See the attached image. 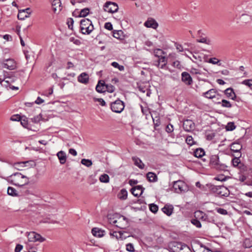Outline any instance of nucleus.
Listing matches in <instances>:
<instances>
[{
  "label": "nucleus",
  "instance_id": "6ab92c4d",
  "mask_svg": "<svg viewBox=\"0 0 252 252\" xmlns=\"http://www.w3.org/2000/svg\"><path fill=\"white\" fill-rule=\"evenodd\" d=\"M167 61L165 57H161L156 62L155 65L160 68L163 69L166 67Z\"/></svg>",
  "mask_w": 252,
  "mask_h": 252
},
{
  "label": "nucleus",
  "instance_id": "c85d7f7f",
  "mask_svg": "<svg viewBox=\"0 0 252 252\" xmlns=\"http://www.w3.org/2000/svg\"><path fill=\"white\" fill-rule=\"evenodd\" d=\"M132 160L134 162V164L138 167L140 169H143L144 167V164L141 161V160L137 157H133Z\"/></svg>",
  "mask_w": 252,
  "mask_h": 252
},
{
  "label": "nucleus",
  "instance_id": "ddd939ff",
  "mask_svg": "<svg viewBox=\"0 0 252 252\" xmlns=\"http://www.w3.org/2000/svg\"><path fill=\"white\" fill-rule=\"evenodd\" d=\"M219 95L217 91L212 89L202 94V96L208 99H213L216 98L217 96Z\"/></svg>",
  "mask_w": 252,
  "mask_h": 252
},
{
  "label": "nucleus",
  "instance_id": "a878e982",
  "mask_svg": "<svg viewBox=\"0 0 252 252\" xmlns=\"http://www.w3.org/2000/svg\"><path fill=\"white\" fill-rule=\"evenodd\" d=\"M194 216L197 219H199L203 221H206L207 214L204 213L202 211H196L194 213Z\"/></svg>",
  "mask_w": 252,
  "mask_h": 252
},
{
  "label": "nucleus",
  "instance_id": "c756f323",
  "mask_svg": "<svg viewBox=\"0 0 252 252\" xmlns=\"http://www.w3.org/2000/svg\"><path fill=\"white\" fill-rule=\"evenodd\" d=\"M113 35L114 37L120 40L124 38V32L122 30L114 31Z\"/></svg>",
  "mask_w": 252,
  "mask_h": 252
},
{
  "label": "nucleus",
  "instance_id": "37998d69",
  "mask_svg": "<svg viewBox=\"0 0 252 252\" xmlns=\"http://www.w3.org/2000/svg\"><path fill=\"white\" fill-rule=\"evenodd\" d=\"M236 126L233 122L228 123L225 126V128L227 131H232L235 128Z\"/></svg>",
  "mask_w": 252,
  "mask_h": 252
},
{
  "label": "nucleus",
  "instance_id": "de8ad7c7",
  "mask_svg": "<svg viewBox=\"0 0 252 252\" xmlns=\"http://www.w3.org/2000/svg\"><path fill=\"white\" fill-rule=\"evenodd\" d=\"M149 208L151 212L154 213H156L158 211V206L155 204H151L149 205Z\"/></svg>",
  "mask_w": 252,
  "mask_h": 252
},
{
  "label": "nucleus",
  "instance_id": "49530a36",
  "mask_svg": "<svg viewBox=\"0 0 252 252\" xmlns=\"http://www.w3.org/2000/svg\"><path fill=\"white\" fill-rule=\"evenodd\" d=\"M42 120V115L40 114L37 115L36 116L32 118H31L32 121L34 123H39Z\"/></svg>",
  "mask_w": 252,
  "mask_h": 252
},
{
  "label": "nucleus",
  "instance_id": "423d86ee",
  "mask_svg": "<svg viewBox=\"0 0 252 252\" xmlns=\"http://www.w3.org/2000/svg\"><path fill=\"white\" fill-rule=\"evenodd\" d=\"M125 105L124 102L118 99L111 103V110L115 113H121L124 109Z\"/></svg>",
  "mask_w": 252,
  "mask_h": 252
},
{
  "label": "nucleus",
  "instance_id": "f257e3e1",
  "mask_svg": "<svg viewBox=\"0 0 252 252\" xmlns=\"http://www.w3.org/2000/svg\"><path fill=\"white\" fill-rule=\"evenodd\" d=\"M7 181L16 186H23L29 183V178L20 172L14 173L8 177Z\"/></svg>",
  "mask_w": 252,
  "mask_h": 252
},
{
  "label": "nucleus",
  "instance_id": "b1692460",
  "mask_svg": "<svg viewBox=\"0 0 252 252\" xmlns=\"http://www.w3.org/2000/svg\"><path fill=\"white\" fill-rule=\"evenodd\" d=\"M162 211L168 216H170L173 213V207L172 205H166L162 208Z\"/></svg>",
  "mask_w": 252,
  "mask_h": 252
},
{
  "label": "nucleus",
  "instance_id": "1a4fd4ad",
  "mask_svg": "<svg viewBox=\"0 0 252 252\" xmlns=\"http://www.w3.org/2000/svg\"><path fill=\"white\" fill-rule=\"evenodd\" d=\"M1 64L3 67L9 70H13L16 68V62L11 59L3 60Z\"/></svg>",
  "mask_w": 252,
  "mask_h": 252
},
{
  "label": "nucleus",
  "instance_id": "c9c22d12",
  "mask_svg": "<svg viewBox=\"0 0 252 252\" xmlns=\"http://www.w3.org/2000/svg\"><path fill=\"white\" fill-rule=\"evenodd\" d=\"M13 81H14L11 77H8L4 78L3 79L2 86L7 88L9 86V84Z\"/></svg>",
  "mask_w": 252,
  "mask_h": 252
},
{
  "label": "nucleus",
  "instance_id": "4d7b16f0",
  "mask_svg": "<svg viewBox=\"0 0 252 252\" xmlns=\"http://www.w3.org/2000/svg\"><path fill=\"white\" fill-rule=\"evenodd\" d=\"M126 251L130 252H134V248L131 243H128L126 245Z\"/></svg>",
  "mask_w": 252,
  "mask_h": 252
},
{
  "label": "nucleus",
  "instance_id": "09e8293b",
  "mask_svg": "<svg viewBox=\"0 0 252 252\" xmlns=\"http://www.w3.org/2000/svg\"><path fill=\"white\" fill-rule=\"evenodd\" d=\"M220 62V60H219L216 58H210L208 61V62L210 63H212L213 64H218L219 65H220V64L219 63Z\"/></svg>",
  "mask_w": 252,
  "mask_h": 252
},
{
  "label": "nucleus",
  "instance_id": "69168bd1",
  "mask_svg": "<svg viewBox=\"0 0 252 252\" xmlns=\"http://www.w3.org/2000/svg\"><path fill=\"white\" fill-rule=\"evenodd\" d=\"M177 50L179 52H184L187 51L188 52H189L190 54H192L191 53H190L188 50L187 49H184L183 47L181 45L177 44L176 46Z\"/></svg>",
  "mask_w": 252,
  "mask_h": 252
},
{
  "label": "nucleus",
  "instance_id": "bf43d9fd",
  "mask_svg": "<svg viewBox=\"0 0 252 252\" xmlns=\"http://www.w3.org/2000/svg\"><path fill=\"white\" fill-rule=\"evenodd\" d=\"M166 131L168 133H171L173 131V126L170 124L167 125L165 128Z\"/></svg>",
  "mask_w": 252,
  "mask_h": 252
},
{
  "label": "nucleus",
  "instance_id": "39448f33",
  "mask_svg": "<svg viewBox=\"0 0 252 252\" xmlns=\"http://www.w3.org/2000/svg\"><path fill=\"white\" fill-rule=\"evenodd\" d=\"M173 188L177 193L185 192L188 190L187 185L181 180L175 181L173 183Z\"/></svg>",
  "mask_w": 252,
  "mask_h": 252
},
{
  "label": "nucleus",
  "instance_id": "473e14b6",
  "mask_svg": "<svg viewBox=\"0 0 252 252\" xmlns=\"http://www.w3.org/2000/svg\"><path fill=\"white\" fill-rule=\"evenodd\" d=\"M205 155V152L202 149H197L194 152L195 157L200 158Z\"/></svg>",
  "mask_w": 252,
  "mask_h": 252
},
{
  "label": "nucleus",
  "instance_id": "72a5a7b5",
  "mask_svg": "<svg viewBox=\"0 0 252 252\" xmlns=\"http://www.w3.org/2000/svg\"><path fill=\"white\" fill-rule=\"evenodd\" d=\"M251 17L248 14H243L240 17V20L242 23H247L251 21Z\"/></svg>",
  "mask_w": 252,
  "mask_h": 252
},
{
  "label": "nucleus",
  "instance_id": "5fc2aeb1",
  "mask_svg": "<svg viewBox=\"0 0 252 252\" xmlns=\"http://www.w3.org/2000/svg\"><path fill=\"white\" fill-rule=\"evenodd\" d=\"M69 41L77 45H79L81 44V41L79 39L73 37H70Z\"/></svg>",
  "mask_w": 252,
  "mask_h": 252
},
{
  "label": "nucleus",
  "instance_id": "5701e85b",
  "mask_svg": "<svg viewBox=\"0 0 252 252\" xmlns=\"http://www.w3.org/2000/svg\"><path fill=\"white\" fill-rule=\"evenodd\" d=\"M57 156L60 160L61 164H64L66 160V154L64 152L61 151L57 154Z\"/></svg>",
  "mask_w": 252,
  "mask_h": 252
},
{
  "label": "nucleus",
  "instance_id": "6e6d98bb",
  "mask_svg": "<svg viewBox=\"0 0 252 252\" xmlns=\"http://www.w3.org/2000/svg\"><path fill=\"white\" fill-rule=\"evenodd\" d=\"M232 163L234 167H236L240 163V159L239 158H235L232 159Z\"/></svg>",
  "mask_w": 252,
  "mask_h": 252
},
{
  "label": "nucleus",
  "instance_id": "3c124183",
  "mask_svg": "<svg viewBox=\"0 0 252 252\" xmlns=\"http://www.w3.org/2000/svg\"><path fill=\"white\" fill-rule=\"evenodd\" d=\"M105 91L109 93H112L115 90V87L112 85L105 84Z\"/></svg>",
  "mask_w": 252,
  "mask_h": 252
},
{
  "label": "nucleus",
  "instance_id": "ea45409f",
  "mask_svg": "<svg viewBox=\"0 0 252 252\" xmlns=\"http://www.w3.org/2000/svg\"><path fill=\"white\" fill-rule=\"evenodd\" d=\"M99 180L102 183H108L109 181V177L107 174H103L100 176Z\"/></svg>",
  "mask_w": 252,
  "mask_h": 252
},
{
  "label": "nucleus",
  "instance_id": "e2e57ef3",
  "mask_svg": "<svg viewBox=\"0 0 252 252\" xmlns=\"http://www.w3.org/2000/svg\"><path fill=\"white\" fill-rule=\"evenodd\" d=\"M74 21L72 18H69L67 21V24L69 29L72 30Z\"/></svg>",
  "mask_w": 252,
  "mask_h": 252
},
{
  "label": "nucleus",
  "instance_id": "052dcab7",
  "mask_svg": "<svg viewBox=\"0 0 252 252\" xmlns=\"http://www.w3.org/2000/svg\"><path fill=\"white\" fill-rule=\"evenodd\" d=\"M180 252H192L190 248L184 244Z\"/></svg>",
  "mask_w": 252,
  "mask_h": 252
},
{
  "label": "nucleus",
  "instance_id": "7c9ffc66",
  "mask_svg": "<svg viewBox=\"0 0 252 252\" xmlns=\"http://www.w3.org/2000/svg\"><path fill=\"white\" fill-rule=\"evenodd\" d=\"M147 178L148 180L151 182H155L157 181L158 177L157 175L153 172H148L147 174Z\"/></svg>",
  "mask_w": 252,
  "mask_h": 252
},
{
  "label": "nucleus",
  "instance_id": "9b49d317",
  "mask_svg": "<svg viewBox=\"0 0 252 252\" xmlns=\"http://www.w3.org/2000/svg\"><path fill=\"white\" fill-rule=\"evenodd\" d=\"M184 245L180 242H173L170 244L169 249L172 252H180Z\"/></svg>",
  "mask_w": 252,
  "mask_h": 252
},
{
  "label": "nucleus",
  "instance_id": "680f3d73",
  "mask_svg": "<svg viewBox=\"0 0 252 252\" xmlns=\"http://www.w3.org/2000/svg\"><path fill=\"white\" fill-rule=\"evenodd\" d=\"M191 223L195 225L197 227L200 228L201 226L200 221L197 219H192L191 220Z\"/></svg>",
  "mask_w": 252,
  "mask_h": 252
},
{
  "label": "nucleus",
  "instance_id": "bb28decb",
  "mask_svg": "<svg viewBox=\"0 0 252 252\" xmlns=\"http://www.w3.org/2000/svg\"><path fill=\"white\" fill-rule=\"evenodd\" d=\"M196 252H213L202 244H199L196 248Z\"/></svg>",
  "mask_w": 252,
  "mask_h": 252
},
{
  "label": "nucleus",
  "instance_id": "412c9836",
  "mask_svg": "<svg viewBox=\"0 0 252 252\" xmlns=\"http://www.w3.org/2000/svg\"><path fill=\"white\" fill-rule=\"evenodd\" d=\"M92 233L94 236L100 238L104 236L105 231L97 227L92 229Z\"/></svg>",
  "mask_w": 252,
  "mask_h": 252
},
{
  "label": "nucleus",
  "instance_id": "4be33fe9",
  "mask_svg": "<svg viewBox=\"0 0 252 252\" xmlns=\"http://www.w3.org/2000/svg\"><path fill=\"white\" fill-rule=\"evenodd\" d=\"M224 94L228 98L230 99H232L233 100H235L236 99V94L233 90L231 88L226 89L224 91Z\"/></svg>",
  "mask_w": 252,
  "mask_h": 252
},
{
  "label": "nucleus",
  "instance_id": "20e7f679",
  "mask_svg": "<svg viewBox=\"0 0 252 252\" xmlns=\"http://www.w3.org/2000/svg\"><path fill=\"white\" fill-rule=\"evenodd\" d=\"M210 164L212 168L219 170H224L226 167L224 164L220 162L219 157L217 155H212L210 157Z\"/></svg>",
  "mask_w": 252,
  "mask_h": 252
},
{
  "label": "nucleus",
  "instance_id": "f704fd0d",
  "mask_svg": "<svg viewBox=\"0 0 252 252\" xmlns=\"http://www.w3.org/2000/svg\"><path fill=\"white\" fill-rule=\"evenodd\" d=\"M29 17L26 13L24 12V10H22V9L19 10V12L18 14V18L19 20H24L26 18Z\"/></svg>",
  "mask_w": 252,
  "mask_h": 252
},
{
  "label": "nucleus",
  "instance_id": "7ed1b4c3",
  "mask_svg": "<svg viewBox=\"0 0 252 252\" xmlns=\"http://www.w3.org/2000/svg\"><path fill=\"white\" fill-rule=\"evenodd\" d=\"M109 222L111 224L115 225L116 226L124 229L128 226V221L127 219L124 216H119L116 219H109Z\"/></svg>",
  "mask_w": 252,
  "mask_h": 252
},
{
  "label": "nucleus",
  "instance_id": "aec40b11",
  "mask_svg": "<svg viewBox=\"0 0 252 252\" xmlns=\"http://www.w3.org/2000/svg\"><path fill=\"white\" fill-rule=\"evenodd\" d=\"M182 80L187 85H190L192 83V79L190 75L186 72H183L182 73Z\"/></svg>",
  "mask_w": 252,
  "mask_h": 252
},
{
  "label": "nucleus",
  "instance_id": "dca6fc26",
  "mask_svg": "<svg viewBox=\"0 0 252 252\" xmlns=\"http://www.w3.org/2000/svg\"><path fill=\"white\" fill-rule=\"evenodd\" d=\"M144 188L141 186H136L133 187L131 189L132 194L135 196H139L143 192Z\"/></svg>",
  "mask_w": 252,
  "mask_h": 252
},
{
  "label": "nucleus",
  "instance_id": "a18cd8bd",
  "mask_svg": "<svg viewBox=\"0 0 252 252\" xmlns=\"http://www.w3.org/2000/svg\"><path fill=\"white\" fill-rule=\"evenodd\" d=\"M154 53L156 57H158V59L159 58H161V57H164L163 56H162V54H164V52L161 49H157L154 50Z\"/></svg>",
  "mask_w": 252,
  "mask_h": 252
},
{
  "label": "nucleus",
  "instance_id": "f03ea898",
  "mask_svg": "<svg viewBox=\"0 0 252 252\" xmlns=\"http://www.w3.org/2000/svg\"><path fill=\"white\" fill-rule=\"evenodd\" d=\"M80 30L83 34H90L94 30L92 22L89 19H84L80 21Z\"/></svg>",
  "mask_w": 252,
  "mask_h": 252
},
{
  "label": "nucleus",
  "instance_id": "864d4df0",
  "mask_svg": "<svg viewBox=\"0 0 252 252\" xmlns=\"http://www.w3.org/2000/svg\"><path fill=\"white\" fill-rule=\"evenodd\" d=\"M206 221L215 223V222L216 221V220L214 216H211L209 214H207Z\"/></svg>",
  "mask_w": 252,
  "mask_h": 252
},
{
  "label": "nucleus",
  "instance_id": "2f4dec72",
  "mask_svg": "<svg viewBox=\"0 0 252 252\" xmlns=\"http://www.w3.org/2000/svg\"><path fill=\"white\" fill-rule=\"evenodd\" d=\"M242 146L238 143H233L231 145V150L235 152H238L241 149Z\"/></svg>",
  "mask_w": 252,
  "mask_h": 252
},
{
  "label": "nucleus",
  "instance_id": "9d476101",
  "mask_svg": "<svg viewBox=\"0 0 252 252\" xmlns=\"http://www.w3.org/2000/svg\"><path fill=\"white\" fill-rule=\"evenodd\" d=\"M104 10L107 12L114 13L118 11V6L115 3L108 1L105 3Z\"/></svg>",
  "mask_w": 252,
  "mask_h": 252
},
{
  "label": "nucleus",
  "instance_id": "c03bdc74",
  "mask_svg": "<svg viewBox=\"0 0 252 252\" xmlns=\"http://www.w3.org/2000/svg\"><path fill=\"white\" fill-rule=\"evenodd\" d=\"M112 66L115 68H118L120 71H124L125 67L123 65H120L118 63L114 62L111 63Z\"/></svg>",
  "mask_w": 252,
  "mask_h": 252
},
{
  "label": "nucleus",
  "instance_id": "cd10ccee",
  "mask_svg": "<svg viewBox=\"0 0 252 252\" xmlns=\"http://www.w3.org/2000/svg\"><path fill=\"white\" fill-rule=\"evenodd\" d=\"M105 83H102L101 81H99L96 86L95 89L98 93H103L105 92Z\"/></svg>",
  "mask_w": 252,
  "mask_h": 252
},
{
  "label": "nucleus",
  "instance_id": "4c0bfd02",
  "mask_svg": "<svg viewBox=\"0 0 252 252\" xmlns=\"http://www.w3.org/2000/svg\"><path fill=\"white\" fill-rule=\"evenodd\" d=\"M197 42L199 43H203L206 44L207 45H211L212 41L206 37H202L199 39H197Z\"/></svg>",
  "mask_w": 252,
  "mask_h": 252
},
{
  "label": "nucleus",
  "instance_id": "393cba45",
  "mask_svg": "<svg viewBox=\"0 0 252 252\" xmlns=\"http://www.w3.org/2000/svg\"><path fill=\"white\" fill-rule=\"evenodd\" d=\"M110 235L112 238H116L117 240H123L126 238V237H123V233L121 231L110 232Z\"/></svg>",
  "mask_w": 252,
  "mask_h": 252
},
{
  "label": "nucleus",
  "instance_id": "603ef678",
  "mask_svg": "<svg viewBox=\"0 0 252 252\" xmlns=\"http://www.w3.org/2000/svg\"><path fill=\"white\" fill-rule=\"evenodd\" d=\"M186 141L187 143L190 146H192L194 144V142L193 140V138L191 136H188L186 138Z\"/></svg>",
  "mask_w": 252,
  "mask_h": 252
},
{
  "label": "nucleus",
  "instance_id": "6e6552de",
  "mask_svg": "<svg viewBox=\"0 0 252 252\" xmlns=\"http://www.w3.org/2000/svg\"><path fill=\"white\" fill-rule=\"evenodd\" d=\"M28 238L30 242H43L45 240V239L42 237L40 234L33 231L28 233Z\"/></svg>",
  "mask_w": 252,
  "mask_h": 252
},
{
  "label": "nucleus",
  "instance_id": "4468645a",
  "mask_svg": "<svg viewBox=\"0 0 252 252\" xmlns=\"http://www.w3.org/2000/svg\"><path fill=\"white\" fill-rule=\"evenodd\" d=\"M13 167L18 170H22L23 168L25 167L30 166V161H22V162H17L14 163L12 164Z\"/></svg>",
  "mask_w": 252,
  "mask_h": 252
},
{
  "label": "nucleus",
  "instance_id": "79ce46f5",
  "mask_svg": "<svg viewBox=\"0 0 252 252\" xmlns=\"http://www.w3.org/2000/svg\"><path fill=\"white\" fill-rule=\"evenodd\" d=\"M219 104H221V106L226 108H230L232 106L230 102L225 99H222L221 102H218Z\"/></svg>",
  "mask_w": 252,
  "mask_h": 252
},
{
  "label": "nucleus",
  "instance_id": "0eeeda50",
  "mask_svg": "<svg viewBox=\"0 0 252 252\" xmlns=\"http://www.w3.org/2000/svg\"><path fill=\"white\" fill-rule=\"evenodd\" d=\"M211 190L221 196H226L228 195V190L226 188L223 186H212Z\"/></svg>",
  "mask_w": 252,
  "mask_h": 252
},
{
  "label": "nucleus",
  "instance_id": "338daca9",
  "mask_svg": "<svg viewBox=\"0 0 252 252\" xmlns=\"http://www.w3.org/2000/svg\"><path fill=\"white\" fill-rule=\"evenodd\" d=\"M217 211L218 213L221 214V215L227 214V211L226 210L222 209V208H217Z\"/></svg>",
  "mask_w": 252,
  "mask_h": 252
},
{
  "label": "nucleus",
  "instance_id": "2eb2a0df",
  "mask_svg": "<svg viewBox=\"0 0 252 252\" xmlns=\"http://www.w3.org/2000/svg\"><path fill=\"white\" fill-rule=\"evenodd\" d=\"M144 26L147 28H151L154 29H156L158 25L156 21L153 18H148V20L144 23Z\"/></svg>",
  "mask_w": 252,
  "mask_h": 252
},
{
  "label": "nucleus",
  "instance_id": "13d9d810",
  "mask_svg": "<svg viewBox=\"0 0 252 252\" xmlns=\"http://www.w3.org/2000/svg\"><path fill=\"white\" fill-rule=\"evenodd\" d=\"M192 57L193 59L191 58V60L194 62H196L197 61H201V57L197 54L192 55Z\"/></svg>",
  "mask_w": 252,
  "mask_h": 252
},
{
  "label": "nucleus",
  "instance_id": "774afa93",
  "mask_svg": "<svg viewBox=\"0 0 252 252\" xmlns=\"http://www.w3.org/2000/svg\"><path fill=\"white\" fill-rule=\"evenodd\" d=\"M104 28L109 31H111L113 29L112 25L110 22L106 23L104 25Z\"/></svg>",
  "mask_w": 252,
  "mask_h": 252
},
{
  "label": "nucleus",
  "instance_id": "f8f14e48",
  "mask_svg": "<svg viewBox=\"0 0 252 252\" xmlns=\"http://www.w3.org/2000/svg\"><path fill=\"white\" fill-rule=\"evenodd\" d=\"M52 7L54 13L59 14L62 9L61 0H53Z\"/></svg>",
  "mask_w": 252,
  "mask_h": 252
},
{
  "label": "nucleus",
  "instance_id": "f3484780",
  "mask_svg": "<svg viewBox=\"0 0 252 252\" xmlns=\"http://www.w3.org/2000/svg\"><path fill=\"white\" fill-rule=\"evenodd\" d=\"M183 128L187 131H190L194 128V123L190 120H187L184 122Z\"/></svg>",
  "mask_w": 252,
  "mask_h": 252
},
{
  "label": "nucleus",
  "instance_id": "a19ab883",
  "mask_svg": "<svg viewBox=\"0 0 252 252\" xmlns=\"http://www.w3.org/2000/svg\"><path fill=\"white\" fill-rule=\"evenodd\" d=\"M81 163L84 165L89 167L91 166L93 164L92 161L91 160L89 159L83 158L81 160Z\"/></svg>",
  "mask_w": 252,
  "mask_h": 252
},
{
  "label": "nucleus",
  "instance_id": "58836bf2",
  "mask_svg": "<svg viewBox=\"0 0 252 252\" xmlns=\"http://www.w3.org/2000/svg\"><path fill=\"white\" fill-rule=\"evenodd\" d=\"M7 193L9 195H11L13 196H17V191L12 187H8L7 189Z\"/></svg>",
  "mask_w": 252,
  "mask_h": 252
},
{
  "label": "nucleus",
  "instance_id": "0e129e2a",
  "mask_svg": "<svg viewBox=\"0 0 252 252\" xmlns=\"http://www.w3.org/2000/svg\"><path fill=\"white\" fill-rule=\"evenodd\" d=\"M21 119V117L19 115H13L10 118V120L12 121H19Z\"/></svg>",
  "mask_w": 252,
  "mask_h": 252
},
{
  "label": "nucleus",
  "instance_id": "a211bd4d",
  "mask_svg": "<svg viewBox=\"0 0 252 252\" xmlns=\"http://www.w3.org/2000/svg\"><path fill=\"white\" fill-rule=\"evenodd\" d=\"M78 81L84 84H87L89 81V76L85 72L80 74L77 78Z\"/></svg>",
  "mask_w": 252,
  "mask_h": 252
},
{
  "label": "nucleus",
  "instance_id": "e433bc0d",
  "mask_svg": "<svg viewBox=\"0 0 252 252\" xmlns=\"http://www.w3.org/2000/svg\"><path fill=\"white\" fill-rule=\"evenodd\" d=\"M127 192L125 189H122L118 195L120 199L125 200L127 198Z\"/></svg>",
  "mask_w": 252,
  "mask_h": 252
},
{
  "label": "nucleus",
  "instance_id": "8fccbe9b",
  "mask_svg": "<svg viewBox=\"0 0 252 252\" xmlns=\"http://www.w3.org/2000/svg\"><path fill=\"white\" fill-rule=\"evenodd\" d=\"M89 9L88 8H84L81 10L79 14L80 17H86L89 14Z\"/></svg>",
  "mask_w": 252,
  "mask_h": 252
}]
</instances>
